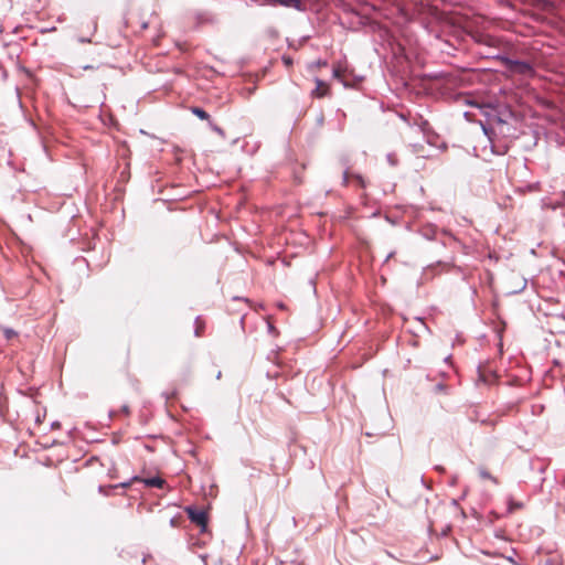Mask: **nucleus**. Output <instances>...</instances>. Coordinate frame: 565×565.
Segmentation results:
<instances>
[{"instance_id": "ddd939ff", "label": "nucleus", "mask_w": 565, "mask_h": 565, "mask_svg": "<svg viewBox=\"0 0 565 565\" xmlns=\"http://www.w3.org/2000/svg\"><path fill=\"white\" fill-rule=\"evenodd\" d=\"M284 62H285L287 65H290V64H291V60H290V58H286V57H284Z\"/></svg>"}, {"instance_id": "1a4fd4ad", "label": "nucleus", "mask_w": 565, "mask_h": 565, "mask_svg": "<svg viewBox=\"0 0 565 565\" xmlns=\"http://www.w3.org/2000/svg\"><path fill=\"white\" fill-rule=\"evenodd\" d=\"M386 159H387V161H388V163H390L391 166H396V164H397V160H396V157H395V154H394V153H388V154L386 156Z\"/></svg>"}, {"instance_id": "f257e3e1", "label": "nucleus", "mask_w": 565, "mask_h": 565, "mask_svg": "<svg viewBox=\"0 0 565 565\" xmlns=\"http://www.w3.org/2000/svg\"><path fill=\"white\" fill-rule=\"evenodd\" d=\"M502 62L504 66L512 73L524 76H533L534 74V68L529 62L512 60L510 57H502Z\"/></svg>"}, {"instance_id": "f8f14e48", "label": "nucleus", "mask_w": 565, "mask_h": 565, "mask_svg": "<svg viewBox=\"0 0 565 565\" xmlns=\"http://www.w3.org/2000/svg\"><path fill=\"white\" fill-rule=\"evenodd\" d=\"M96 29H97V24H96V22H93L90 34H94Z\"/></svg>"}, {"instance_id": "9d476101", "label": "nucleus", "mask_w": 565, "mask_h": 565, "mask_svg": "<svg viewBox=\"0 0 565 565\" xmlns=\"http://www.w3.org/2000/svg\"><path fill=\"white\" fill-rule=\"evenodd\" d=\"M15 334H17V333H15V331H14V330H12V329H4V335H6V338H7V339H11V338H13Z\"/></svg>"}, {"instance_id": "7ed1b4c3", "label": "nucleus", "mask_w": 565, "mask_h": 565, "mask_svg": "<svg viewBox=\"0 0 565 565\" xmlns=\"http://www.w3.org/2000/svg\"><path fill=\"white\" fill-rule=\"evenodd\" d=\"M315 82H316V88L312 90L311 95L313 97H318V98L323 97L328 92V86L320 78H316Z\"/></svg>"}, {"instance_id": "6e6552de", "label": "nucleus", "mask_w": 565, "mask_h": 565, "mask_svg": "<svg viewBox=\"0 0 565 565\" xmlns=\"http://www.w3.org/2000/svg\"><path fill=\"white\" fill-rule=\"evenodd\" d=\"M202 330H203V326H202V323L200 321V318L198 317L195 319V335L200 337L202 334Z\"/></svg>"}, {"instance_id": "f03ea898", "label": "nucleus", "mask_w": 565, "mask_h": 565, "mask_svg": "<svg viewBox=\"0 0 565 565\" xmlns=\"http://www.w3.org/2000/svg\"><path fill=\"white\" fill-rule=\"evenodd\" d=\"M184 511L192 523L196 524L198 526H201L202 529H205L207 524V515L204 510H200L193 505H190L186 507Z\"/></svg>"}, {"instance_id": "20e7f679", "label": "nucleus", "mask_w": 565, "mask_h": 565, "mask_svg": "<svg viewBox=\"0 0 565 565\" xmlns=\"http://www.w3.org/2000/svg\"><path fill=\"white\" fill-rule=\"evenodd\" d=\"M135 480L141 481L147 487H153V488H162L164 484V480L160 477H152V478H146V479H139L135 477Z\"/></svg>"}, {"instance_id": "39448f33", "label": "nucleus", "mask_w": 565, "mask_h": 565, "mask_svg": "<svg viewBox=\"0 0 565 565\" xmlns=\"http://www.w3.org/2000/svg\"><path fill=\"white\" fill-rule=\"evenodd\" d=\"M562 198H563L562 202H559V201H552L550 199H546V200L543 201V204L546 207L555 210V209H557L561 205H565V192L563 193Z\"/></svg>"}, {"instance_id": "4468645a", "label": "nucleus", "mask_w": 565, "mask_h": 565, "mask_svg": "<svg viewBox=\"0 0 565 565\" xmlns=\"http://www.w3.org/2000/svg\"><path fill=\"white\" fill-rule=\"evenodd\" d=\"M93 68H94V66H92V65H85V66H83V70H93Z\"/></svg>"}, {"instance_id": "9b49d317", "label": "nucleus", "mask_w": 565, "mask_h": 565, "mask_svg": "<svg viewBox=\"0 0 565 565\" xmlns=\"http://www.w3.org/2000/svg\"><path fill=\"white\" fill-rule=\"evenodd\" d=\"M77 41L79 43H90V38L78 36Z\"/></svg>"}, {"instance_id": "423d86ee", "label": "nucleus", "mask_w": 565, "mask_h": 565, "mask_svg": "<svg viewBox=\"0 0 565 565\" xmlns=\"http://www.w3.org/2000/svg\"><path fill=\"white\" fill-rule=\"evenodd\" d=\"M191 113L202 120H210V115L200 107H192Z\"/></svg>"}, {"instance_id": "0eeeda50", "label": "nucleus", "mask_w": 565, "mask_h": 565, "mask_svg": "<svg viewBox=\"0 0 565 565\" xmlns=\"http://www.w3.org/2000/svg\"><path fill=\"white\" fill-rule=\"evenodd\" d=\"M479 475H480V477H481L482 479H489V480H491V481H492V482H494V483H497V482H498V481H497V479H495L493 476H491V475H490L486 469H483V468H480V469H479Z\"/></svg>"}]
</instances>
